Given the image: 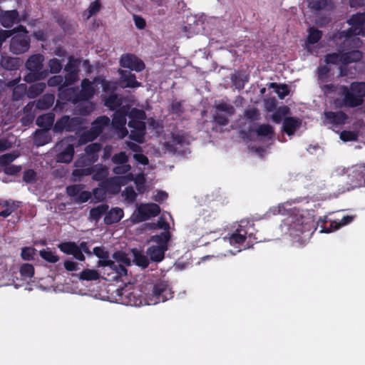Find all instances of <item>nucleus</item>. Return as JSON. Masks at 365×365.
<instances>
[{"label":"nucleus","instance_id":"69168bd1","mask_svg":"<svg viewBox=\"0 0 365 365\" xmlns=\"http://www.w3.org/2000/svg\"><path fill=\"white\" fill-rule=\"evenodd\" d=\"M23 178L27 183L34 182L36 179V173L33 170H28L24 173Z\"/></svg>","mask_w":365,"mask_h":365},{"label":"nucleus","instance_id":"3c124183","mask_svg":"<svg viewBox=\"0 0 365 365\" xmlns=\"http://www.w3.org/2000/svg\"><path fill=\"white\" fill-rule=\"evenodd\" d=\"M358 136L357 131L343 130L340 133V139L344 142L356 140Z\"/></svg>","mask_w":365,"mask_h":365},{"label":"nucleus","instance_id":"5701e85b","mask_svg":"<svg viewBox=\"0 0 365 365\" xmlns=\"http://www.w3.org/2000/svg\"><path fill=\"white\" fill-rule=\"evenodd\" d=\"M95 93L93 83L88 79H83L81 82V90L79 93V98L83 101H88L91 98Z\"/></svg>","mask_w":365,"mask_h":365},{"label":"nucleus","instance_id":"ddd939ff","mask_svg":"<svg viewBox=\"0 0 365 365\" xmlns=\"http://www.w3.org/2000/svg\"><path fill=\"white\" fill-rule=\"evenodd\" d=\"M160 212V207L155 203L140 205L135 213V219L138 222H143L152 217L157 216Z\"/></svg>","mask_w":365,"mask_h":365},{"label":"nucleus","instance_id":"2f4dec72","mask_svg":"<svg viewBox=\"0 0 365 365\" xmlns=\"http://www.w3.org/2000/svg\"><path fill=\"white\" fill-rule=\"evenodd\" d=\"M133 262L143 268H146L149 265V259L148 255L138 252V250L133 251Z\"/></svg>","mask_w":365,"mask_h":365},{"label":"nucleus","instance_id":"c9c22d12","mask_svg":"<svg viewBox=\"0 0 365 365\" xmlns=\"http://www.w3.org/2000/svg\"><path fill=\"white\" fill-rule=\"evenodd\" d=\"M34 141L37 146H41L51 141V136L46 130L36 131Z\"/></svg>","mask_w":365,"mask_h":365},{"label":"nucleus","instance_id":"5fc2aeb1","mask_svg":"<svg viewBox=\"0 0 365 365\" xmlns=\"http://www.w3.org/2000/svg\"><path fill=\"white\" fill-rule=\"evenodd\" d=\"M170 111L172 113L176 114L178 115L182 114L184 111L183 102L173 101L170 106Z\"/></svg>","mask_w":365,"mask_h":365},{"label":"nucleus","instance_id":"473e14b6","mask_svg":"<svg viewBox=\"0 0 365 365\" xmlns=\"http://www.w3.org/2000/svg\"><path fill=\"white\" fill-rule=\"evenodd\" d=\"M108 209V206L105 204H101L90 210V219L92 220L98 221L101 216L105 214Z\"/></svg>","mask_w":365,"mask_h":365},{"label":"nucleus","instance_id":"bf43d9fd","mask_svg":"<svg viewBox=\"0 0 365 365\" xmlns=\"http://www.w3.org/2000/svg\"><path fill=\"white\" fill-rule=\"evenodd\" d=\"M64 70L66 72H78V60L73 57H69Z\"/></svg>","mask_w":365,"mask_h":365},{"label":"nucleus","instance_id":"b1692460","mask_svg":"<svg viewBox=\"0 0 365 365\" xmlns=\"http://www.w3.org/2000/svg\"><path fill=\"white\" fill-rule=\"evenodd\" d=\"M247 231L244 229H237L236 231L229 237H224L223 241L232 245L242 244L246 239Z\"/></svg>","mask_w":365,"mask_h":365},{"label":"nucleus","instance_id":"aec40b11","mask_svg":"<svg viewBox=\"0 0 365 365\" xmlns=\"http://www.w3.org/2000/svg\"><path fill=\"white\" fill-rule=\"evenodd\" d=\"M349 178L354 185L359 186L363 182H365V165L359 164L352 167Z\"/></svg>","mask_w":365,"mask_h":365},{"label":"nucleus","instance_id":"58836bf2","mask_svg":"<svg viewBox=\"0 0 365 365\" xmlns=\"http://www.w3.org/2000/svg\"><path fill=\"white\" fill-rule=\"evenodd\" d=\"M54 101V97L52 95H44L36 103V107L41 110L50 108Z\"/></svg>","mask_w":365,"mask_h":365},{"label":"nucleus","instance_id":"49530a36","mask_svg":"<svg viewBox=\"0 0 365 365\" xmlns=\"http://www.w3.org/2000/svg\"><path fill=\"white\" fill-rule=\"evenodd\" d=\"M79 278L83 280H96L99 278V274L94 269H86L81 272Z\"/></svg>","mask_w":365,"mask_h":365},{"label":"nucleus","instance_id":"f8f14e48","mask_svg":"<svg viewBox=\"0 0 365 365\" xmlns=\"http://www.w3.org/2000/svg\"><path fill=\"white\" fill-rule=\"evenodd\" d=\"M82 123L83 119L81 117L70 118L68 115H64L56 121L53 130L55 132H71L78 129Z\"/></svg>","mask_w":365,"mask_h":365},{"label":"nucleus","instance_id":"e433bc0d","mask_svg":"<svg viewBox=\"0 0 365 365\" xmlns=\"http://www.w3.org/2000/svg\"><path fill=\"white\" fill-rule=\"evenodd\" d=\"M1 66L7 70H14L19 66V60L13 57H2Z\"/></svg>","mask_w":365,"mask_h":365},{"label":"nucleus","instance_id":"79ce46f5","mask_svg":"<svg viewBox=\"0 0 365 365\" xmlns=\"http://www.w3.org/2000/svg\"><path fill=\"white\" fill-rule=\"evenodd\" d=\"M39 255L44 260L50 263H56L59 260V257L56 255L55 252L51 251L48 248L41 250Z\"/></svg>","mask_w":365,"mask_h":365},{"label":"nucleus","instance_id":"680f3d73","mask_svg":"<svg viewBox=\"0 0 365 365\" xmlns=\"http://www.w3.org/2000/svg\"><path fill=\"white\" fill-rule=\"evenodd\" d=\"M307 3L311 9L320 10L326 5V0H307Z\"/></svg>","mask_w":365,"mask_h":365},{"label":"nucleus","instance_id":"4c0bfd02","mask_svg":"<svg viewBox=\"0 0 365 365\" xmlns=\"http://www.w3.org/2000/svg\"><path fill=\"white\" fill-rule=\"evenodd\" d=\"M91 173H93V179L96 181H102L108 175V169L102 165H96Z\"/></svg>","mask_w":365,"mask_h":365},{"label":"nucleus","instance_id":"6e6552de","mask_svg":"<svg viewBox=\"0 0 365 365\" xmlns=\"http://www.w3.org/2000/svg\"><path fill=\"white\" fill-rule=\"evenodd\" d=\"M173 292L167 282L162 281L156 283L152 290V298L150 304H155L164 302L173 298Z\"/></svg>","mask_w":365,"mask_h":365},{"label":"nucleus","instance_id":"39448f33","mask_svg":"<svg viewBox=\"0 0 365 365\" xmlns=\"http://www.w3.org/2000/svg\"><path fill=\"white\" fill-rule=\"evenodd\" d=\"M110 123L109 118L106 116L98 117L91 125L89 130L84 131L79 138L80 144H86L96 139L103 131L105 126Z\"/></svg>","mask_w":365,"mask_h":365},{"label":"nucleus","instance_id":"cd10ccee","mask_svg":"<svg viewBox=\"0 0 365 365\" xmlns=\"http://www.w3.org/2000/svg\"><path fill=\"white\" fill-rule=\"evenodd\" d=\"M100 266L108 267L111 269L115 272L119 276H123L127 274V269L125 265L115 262L111 260H100L98 262Z\"/></svg>","mask_w":365,"mask_h":365},{"label":"nucleus","instance_id":"f704fd0d","mask_svg":"<svg viewBox=\"0 0 365 365\" xmlns=\"http://www.w3.org/2000/svg\"><path fill=\"white\" fill-rule=\"evenodd\" d=\"M46 88V83L39 82L32 84L27 91L29 98H33L40 95Z\"/></svg>","mask_w":365,"mask_h":365},{"label":"nucleus","instance_id":"4468645a","mask_svg":"<svg viewBox=\"0 0 365 365\" xmlns=\"http://www.w3.org/2000/svg\"><path fill=\"white\" fill-rule=\"evenodd\" d=\"M120 65L123 68L136 71H141L145 68V64L140 59L129 53L124 54L120 57Z\"/></svg>","mask_w":365,"mask_h":365},{"label":"nucleus","instance_id":"09e8293b","mask_svg":"<svg viewBox=\"0 0 365 365\" xmlns=\"http://www.w3.org/2000/svg\"><path fill=\"white\" fill-rule=\"evenodd\" d=\"M132 180L133 175L128 174L124 177H115L110 180V182L115 184L117 186L116 190L118 191L121 185H125L127 181H130Z\"/></svg>","mask_w":365,"mask_h":365},{"label":"nucleus","instance_id":"a878e982","mask_svg":"<svg viewBox=\"0 0 365 365\" xmlns=\"http://www.w3.org/2000/svg\"><path fill=\"white\" fill-rule=\"evenodd\" d=\"M101 149V145L97 143H91L86 147L83 154L88 158V163H94L98 160V152Z\"/></svg>","mask_w":365,"mask_h":365},{"label":"nucleus","instance_id":"ea45409f","mask_svg":"<svg viewBox=\"0 0 365 365\" xmlns=\"http://www.w3.org/2000/svg\"><path fill=\"white\" fill-rule=\"evenodd\" d=\"M322 38V32L314 28L309 29V35L307 37V48L309 50V44H314Z\"/></svg>","mask_w":365,"mask_h":365},{"label":"nucleus","instance_id":"a211bd4d","mask_svg":"<svg viewBox=\"0 0 365 365\" xmlns=\"http://www.w3.org/2000/svg\"><path fill=\"white\" fill-rule=\"evenodd\" d=\"M120 78L118 84L120 87L125 88H137L140 83L136 81L135 74L130 71L119 69Z\"/></svg>","mask_w":365,"mask_h":365},{"label":"nucleus","instance_id":"f03ea898","mask_svg":"<svg viewBox=\"0 0 365 365\" xmlns=\"http://www.w3.org/2000/svg\"><path fill=\"white\" fill-rule=\"evenodd\" d=\"M340 38L344 40L337 52L326 55L324 61L327 64H341L339 76H346L347 71L344 66L358 62L362 58V53L358 49L362 45V41L359 36L340 35Z\"/></svg>","mask_w":365,"mask_h":365},{"label":"nucleus","instance_id":"8fccbe9b","mask_svg":"<svg viewBox=\"0 0 365 365\" xmlns=\"http://www.w3.org/2000/svg\"><path fill=\"white\" fill-rule=\"evenodd\" d=\"M36 250L31 247H25L21 249V257L24 260L30 261L34 259Z\"/></svg>","mask_w":365,"mask_h":365},{"label":"nucleus","instance_id":"e2e57ef3","mask_svg":"<svg viewBox=\"0 0 365 365\" xmlns=\"http://www.w3.org/2000/svg\"><path fill=\"white\" fill-rule=\"evenodd\" d=\"M118 83L116 81H103L102 86L105 92H113L117 89Z\"/></svg>","mask_w":365,"mask_h":365},{"label":"nucleus","instance_id":"2eb2a0df","mask_svg":"<svg viewBox=\"0 0 365 365\" xmlns=\"http://www.w3.org/2000/svg\"><path fill=\"white\" fill-rule=\"evenodd\" d=\"M56 148L60 150L61 152L56 155V161L62 163H69L74 155V147L72 144L67 143L65 141L59 143Z\"/></svg>","mask_w":365,"mask_h":365},{"label":"nucleus","instance_id":"052dcab7","mask_svg":"<svg viewBox=\"0 0 365 365\" xmlns=\"http://www.w3.org/2000/svg\"><path fill=\"white\" fill-rule=\"evenodd\" d=\"M112 160L115 164H126L128 161V156L125 153L120 152L113 156Z\"/></svg>","mask_w":365,"mask_h":365},{"label":"nucleus","instance_id":"f257e3e1","mask_svg":"<svg viewBox=\"0 0 365 365\" xmlns=\"http://www.w3.org/2000/svg\"><path fill=\"white\" fill-rule=\"evenodd\" d=\"M128 110L129 108L127 106H122L116 110L113 114L112 125L116 129L117 135L120 138H123L128 133L125 127L126 116L128 115V126L131 128L130 138L138 143H143L145 134V113L137 108H133L130 111Z\"/></svg>","mask_w":365,"mask_h":365},{"label":"nucleus","instance_id":"6ab92c4d","mask_svg":"<svg viewBox=\"0 0 365 365\" xmlns=\"http://www.w3.org/2000/svg\"><path fill=\"white\" fill-rule=\"evenodd\" d=\"M92 164L88 163V158L84 154L81 155L75 162L74 165L76 168L73 170V175L78 176L91 174L92 168H91V165Z\"/></svg>","mask_w":365,"mask_h":365},{"label":"nucleus","instance_id":"f3484780","mask_svg":"<svg viewBox=\"0 0 365 365\" xmlns=\"http://www.w3.org/2000/svg\"><path fill=\"white\" fill-rule=\"evenodd\" d=\"M347 115L342 111L324 113V123L325 125H341L346 123Z\"/></svg>","mask_w":365,"mask_h":365},{"label":"nucleus","instance_id":"c85d7f7f","mask_svg":"<svg viewBox=\"0 0 365 365\" xmlns=\"http://www.w3.org/2000/svg\"><path fill=\"white\" fill-rule=\"evenodd\" d=\"M122 99L117 94L111 93L105 98V106L111 110H118L120 108Z\"/></svg>","mask_w":365,"mask_h":365},{"label":"nucleus","instance_id":"c03bdc74","mask_svg":"<svg viewBox=\"0 0 365 365\" xmlns=\"http://www.w3.org/2000/svg\"><path fill=\"white\" fill-rule=\"evenodd\" d=\"M64 82V78L62 76L56 75L51 77L48 80V86L51 87H55L59 86L58 91L60 92H62L63 90L65 88V86H63Z\"/></svg>","mask_w":365,"mask_h":365},{"label":"nucleus","instance_id":"864d4df0","mask_svg":"<svg viewBox=\"0 0 365 365\" xmlns=\"http://www.w3.org/2000/svg\"><path fill=\"white\" fill-rule=\"evenodd\" d=\"M257 133L259 135L270 136L273 134V128L267 124L260 125L257 130Z\"/></svg>","mask_w":365,"mask_h":365},{"label":"nucleus","instance_id":"7ed1b4c3","mask_svg":"<svg viewBox=\"0 0 365 365\" xmlns=\"http://www.w3.org/2000/svg\"><path fill=\"white\" fill-rule=\"evenodd\" d=\"M337 92L343 96V99L336 98L334 101V105L337 108L349 106L354 108L361 106L364 102L365 97V83L354 82L347 86H341L337 88Z\"/></svg>","mask_w":365,"mask_h":365},{"label":"nucleus","instance_id":"13d9d810","mask_svg":"<svg viewBox=\"0 0 365 365\" xmlns=\"http://www.w3.org/2000/svg\"><path fill=\"white\" fill-rule=\"evenodd\" d=\"M245 116L250 121L257 120L259 118V112L257 108H250L245 111Z\"/></svg>","mask_w":365,"mask_h":365},{"label":"nucleus","instance_id":"412c9836","mask_svg":"<svg viewBox=\"0 0 365 365\" xmlns=\"http://www.w3.org/2000/svg\"><path fill=\"white\" fill-rule=\"evenodd\" d=\"M19 21V16L16 10L4 11L0 14V23L5 28H10Z\"/></svg>","mask_w":365,"mask_h":365},{"label":"nucleus","instance_id":"9b49d317","mask_svg":"<svg viewBox=\"0 0 365 365\" xmlns=\"http://www.w3.org/2000/svg\"><path fill=\"white\" fill-rule=\"evenodd\" d=\"M365 22V13H357L354 14L348 23L351 27L346 31L341 33L340 35L359 36H364L365 29L362 27Z\"/></svg>","mask_w":365,"mask_h":365},{"label":"nucleus","instance_id":"de8ad7c7","mask_svg":"<svg viewBox=\"0 0 365 365\" xmlns=\"http://www.w3.org/2000/svg\"><path fill=\"white\" fill-rule=\"evenodd\" d=\"M20 274L24 278H31L34 274V268L31 264H23L20 267Z\"/></svg>","mask_w":365,"mask_h":365},{"label":"nucleus","instance_id":"0e129e2a","mask_svg":"<svg viewBox=\"0 0 365 365\" xmlns=\"http://www.w3.org/2000/svg\"><path fill=\"white\" fill-rule=\"evenodd\" d=\"M113 257L116 259L115 262L120 263L123 265L130 264V259L124 253H115Z\"/></svg>","mask_w":365,"mask_h":365},{"label":"nucleus","instance_id":"37998d69","mask_svg":"<svg viewBox=\"0 0 365 365\" xmlns=\"http://www.w3.org/2000/svg\"><path fill=\"white\" fill-rule=\"evenodd\" d=\"M269 88H272L277 93L279 98L283 99L289 94V88L287 85H279L277 83H271Z\"/></svg>","mask_w":365,"mask_h":365},{"label":"nucleus","instance_id":"6e6d98bb","mask_svg":"<svg viewBox=\"0 0 365 365\" xmlns=\"http://www.w3.org/2000/svg\"><path fill=\"white\" fill-rule=\"evenodd\" d=\"M67 73L63 77V86L66 87L72 85L78 80V72H66Z\"/></svg>","mask_w":365,"mask_h":365},{"label":"nucleus","instance_id":"72a5a7b5","mask_svg":"<svg viewBox=\"0 0 365 365\" xmlns=\"http://www.w3.org/2000/svg\"><path fill=\"white\" fill-rule=\"evenodd\" d=\"M354 217L352 215H346L344 216L341 220H339L338 221L335 220L334 221L331 225L330 227H326L324 232H331L332 231L331 227L334 225V230H337L341 226L346 225L351 222L354 220Z\"/></svg>","mask_w":365,"mask_h":365},{"label":"nucleus","instance_id":"0eeeda50","mask_svg":"<svg viewBox=\"0 0 365 365\" xmlns=\"http://www.w3.org/2000/svg\"><path fill=\"white\" fill-rule=\"evenodd\" d=\"M58 247L61 252L67 255H72L76 259L80 261L85 259L83 252L91 254L86 242H82L79 245L73 242H62Z\"/></svg>","mask_w":365,"mask_h":365},{"label":"nucleus","instance_id":"393cba45","mask_svg":"<svg viewBox=\"0 0 365 365\" xmlns=\"http://www.w3.org/2000/svg\"><path fill=\"white\" fill-rule=\"evenodd\" d=\"M301 123L302 122L299 118L293 117L286 118L283 121L284 131L288 135H292L300 127Z\"/></svg>","mask_w":365,"mask_h":365},{"label":"nucleus","instance_id":"338daca9","mask_svg":"<svg viewBox=\"0 0 365 365\" xmlns=\"http://www.w3.org/2000/svg\"><path fill=\"white\" fill-rule=\"evenodd\" d=\"M287 110L288 108L287 107H283L282 108L279 109L278 111L272 114V120L276 123H279L282 120V116L285 115Z\"/></svg>","mask_w":365,"mask_h":365},{"label":"nucleus","instance_id":"a18cd8bd","mask_svg":"<svg viewBox=\"0 0 365 365\" xmlns=\"http://www.w3.org/2000/svg\"><path fill=\"white\" fill-rule=\"evenodd\" d=\"M137 194L133 187L128 186L122 192V197L128 203H133L136 199Z\"/></svg>","mask_w":365,"mask_h":365},{"label":"nucleus","instance_id":"774afa93","mask_svg":"<svg viewBox=\"0 0 365 365\" xmlns=\"http://www.w3.org/2000/svg\"><path fill=\"white\" fill-rule=\"evenodd\" d=\"M93 254L96 255L98 257L101 259V260H108V253L104 250V249L96 247L93 249Z\"/></svg>","mask_w":365,"mask_h":365},{"label":"nucleus","instance_id":"c756f323","mask_svg":"<svg viewBox=\"0 0 365 365\" xmlns=\"http://www.w3.org/2000/svg\"><path fill=\"white\" fill-rule=\"evenodd\" d=\"M54 115L52 113L40 115L36 119V124L43 128L44 129H48L53 123Z\"/></svg>","mask_w":365,"mask_h":365},{"label":"nucleus","instance_id":"423d86ee","mask_svg":"<svg viewBox=\"0 0 365 365\" xmlns=\"http://www.w3.org/2000/svg\"><path fill=\"white\" fill-rule=\"evenodd\" d=\"M21 32L14 35L10 44V50L14 54H21L27 51L30 46V39L26 29L21 26Z\"/></svg>","mask_w":365,"mask_h":365},{"label":"nucleus","instance_id":"bb28decb","mask_svg":"<svg viewBox=\"0 0 365 365\" xmlns=\"http://www.w3.org/2000/svg\"><path fill=\"white\" fill-rule=\"evenodd\" d=\"M123 217V210L119 207L112 208L104 217V222L107 225H111L119 222Z\"/></svg>","mask_w":365,"mask_h":365},{"label":"nucleus","instance_id":"20e7f679","mask_svg":"<svg viewBox=\"0 0 365 365\" xmlns=\"http://www.w3.org/2000/svg\"><path fill=\"white\" fill-rule=\"evenodd\" d=\"M170 238L169 232H164L160 235L151 237V241L156 243L147 249L146 255L152 262H160L165 257V252L168 250V243Z\"/></svg>","mask_w":365,"mask_h":365},{"label":"nucleus","instance_id":"a19ab883","mask_svg":"<svg viewBox=\"0 0 365 365\" xmlns=\"http://www.w3.org/2000/svg\"><path fill=\"white\" fill-rule=\"evenodd\" d=\"M173 143L175 145L183 146L190 143V137L185 133L178 132L173 135Z\"/></svg>","mask_w":365,"mask_h":365},{"label":"nucleus","instance_id":"4d7b16f0","mask_svg":"<svg viewBox=\"0 0 365 365\" xmlns=\"http://www.w3.org/2000/svg\"><path fill=\"white\" fill-rule=\"evenodd\" d=\"M20 202L19 201L14 202V205H10L9 206L4 207L5 209L0 212V217H7L12 214L19 207Z\"/></svg>","mask_w":365,"mask_h":365},{"label":"nucleus","instance_id":"1a4fd4ad","mask_svg":"<svg viewBox=\"0 0 365 365\" xmlns=\"http://www.w3.org/2000/svg\"><path fill=\"white\" fill-rule=\"evenodd\" d=\"M284 223L289 227L291 235L297 236L309 230L308 222L299 214L289 215L284 220Z\"/></svg>","mask_w":365,"mask_h":365},{"label":"nucleus","instance_id":"4be33fe9","mask_svg":"<svg viewBox=\"0 0 365 365\" xmlns=\"http://www.w3.org/2000/svg\"><path fill=\"white\" fill-rule=\"evenodd\" d=\"M44 57L41 54H35L29 58L26 62V68L31 72H39L43 68Z\"/></svg>","mask_w":365,"mask_h":365},{"label":"nucleus","instance_id":"603ef678","mask_svg":"<svg viewBox=\"0 0 365 365\" xmlns=\"http://www.w3.org/2000/svg\"><path fill=\"white\" fill-rule=\"evenodd\" d=\"M48 66L51 73H58L62 69V63L57 58H52L48 62Z\"/></svg>","mask_w":365,"mask_h":365},{"label":"nucleus","instance_id":"7c9ffc66","mask_svg":"<svg viewBox=\"0 0 365 365\" xmlns=\"http://www.w3.org/2000/svg\"><path fill=\"white\" fill-rule=\"evenodd\" d=\"M101 9V4L99 0L91 2L86 11L83 13V16L86 19H89L92 16L98 14Z\"/></svg>","mask_w":365,"mask_h":365},{"label":"nucleus","instance_id":"dca6fc26","mask_svg":"<svg viewBox=\"0 0 365 365\" xmlns=\"http://www.w3.org/2000/svg\"><path fill=\"white\" fill-rule=\"evenodd\" d=\"M329 68L327 66H321L318 68V78L320 88L325 95H329L337 90V87L334 84H323L327 81Z\"/></svg>","mask_w":365,"mask_h":365},{"label":"nucleus","instance_id":"9d476101","mask_svg":"<svg viewBox=\"0 0 365 365\" xmlns=\"http://www.w3.org/2000/svg\"><path fill=\"white\" fill-rule=\"evenodd\" d=\"M215 108L217 110L214 114L215 122L221 125H226L229 121L228 118L235 112V108L224 101L215 102Z\"/></svg>","mask_w":365,"mask_h":365}]
</instances>
